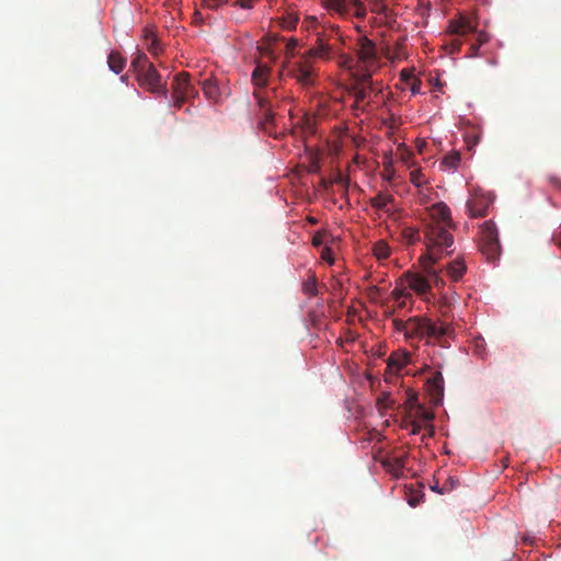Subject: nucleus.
I'll list each match as a JSON object with an SVG mask.
<instances>
[{
	"label": "nucleus",
	"mask_w": 561,
	"mask_h": 561,
	"mask_svg": "<svg viewBox=\"0 0 561 561\" xmlns=\"http://www.w3.org/2000/svg\"><path fill=\"white\" fill-rule=\"evenodd\" d=\"M455 229L451 211L444 202H438L428 208L427 219H424V239L426 244V259L430 264H424V271L428 278H433L436 285L442 282L433 265L454 244V237L450 232Z\"/></svg>",
	"instance_id": "f257e3e1"
},
{
	"label": "nucleus",
	"mask_w": 561,
	"mask_h": 561,
	"mask_svg": "<svg viewBox=\"0 0 561 561\" xmlns=\"http://www.w3.org/2000/svg\"><path fill=\"white\" fill-rule=\"evenodd\" d=\"M453 329L449 324L437 323L425 317H411L407 320L405 340L431 339L440 341L442 337L450 335Z\"/></svg>",
	"instance_id": "f03ea898"
},
{
	"label": "nucleus",
	"mask_w": 561,
	"mask_h": 561,
	"mask_svg": "<svg viewBox=\"0 0 561 561\" xmlns=\"http://www.w3.org/2000/svg\"><path fill=\"white\" fill-rule=\"evenodd\" d=\"M357 70L355 72H374L379 68V57L376 44L367 36L363 35L356 44Z\"/></svg>",
	"instance_id": "7ed1b4c3"
},
{
	"label": "nucleus",
	"mask_w": 561,
	"mask_h": 561,
	"mask_svg": "<svg viewBox=\"0 0 561 561\" xmlns=\"http://www.w3.org/2000/svg\"><path fill=\"white\" fill-rule=\"evenodd\" d=\"M480 250L490 262H494L500 257L501 245L497 230L491 220L485 221L481 226Z\"/></svg>",
	"instance_id": "20e7f679"
},
{
	"label": "nucleus",
	"mask_w": 561,
	"mask_h": 561,
	"mask_svg": "<svg viewBox=\"0 0 561 561\" xmlns=\"http://www.w3.org/2000/svg\"><path fill=\"white\" fill-rule=\"evenodd\" d=\"M373 75L369 72H353V82L348 92L354 96V110H364L362 103L367 99L368 92L373 90Z\"/></svg>",
	"instance_id": "39448f33"
},
{
	"label": "nucleus",
	"mask_w": 561,
	"mask_h": 561,
	"mask_svg": "<svg viewBox=\"0 0 561 561\" xmlns=\"http://www.w3.org/2000/svg\"><path fill=\"white\" fill-rule=\"evenodd\" d=\"M172 89L174 106L176 108H181L188 99L197 94V90L192 84L191 76L187 72H181L174 77Z\"/></svg>",
	"instance_id": "423d86ee"
},
{
	"label": "nucleus",
	"mask_w": 561,
	"mask_h": 561,
	"mask_svg": "<svg viewBox=\"0 0 561 561\" xmlns=\"http://www.w3.org/2000/svg\"><path fill=\"white\" fill-rule=\"evenodd\" d=\"M329 11L337 13L341 16L354 15L357 19L366 16V7L359 0H324Z\"/></svg>",
	"instance_id": "0eeeda50"
},
{
	"label": "nucleus",
	"mask_w": 561,
	"mask_h": 561,
	"mask_svg": "<svg viewBox=\"0 0 561 561\" xmlns=\"http://www.w3.org/2000/svg\"><path fill=\"white\" fill-rule=\"evenodd\" d=\"M492 203L493 196L490 193H484L480 188L474 190L470 198L467 201V213L472 218L485 217Z\"/></svg>",
	"instance_id": "6e6552de"
},
{
	"label": "nucleus",
	"mask_w": 561,
	"mask_h": 561,
	"mask_svg": "<svg viewBox=\"0 0 561 561\" xmlns=\"http://www.w3.org/2000/svg\"><path fill=\"white\" fill-rule=\"evenodd\" d=\"M289 73L302 88H309L314 83V70L312 64L304 56H301L299 61L291 66Z\"/></svg>",
	"instance_id": "1a4fd4ad"
},
{
	"label": "nucleus",
	"mask_w": 561,
	"mask_h": 561,
	"mask_svg": "<svg viewBox=\"0 0 561 561\" xmlns=\"http://www.w3.org/2000/svg\"><path fill=\"white\" fill-rule=\"evenodd\" d=\"M137 80L142 88H146L151 93L168 98V90L161 85V77L153 65L137 73Z\"/></svg>",
	"instance_id": "9d476101"
},
{
	"label": "nucleus",
	"mask_w": 561,
	"mask_h": 561,
	"mask_svg": "<svg viewBox=\"0 0 561 561\" xmlns=\"http://www.w3.org/2000/svg\"><path fill=\"white\" fill-rule=\"evenodd\" d=\"M254 98L260 107V126L267 135H273L275 116L270 102L260 93L254 92Z\"/></svg>",
	"instance_id": "9b49d317"
},
{
	"label": "nucleus",
	"mask_w": 561,
	"mask_h": 561,
	"mask_svg": "<svg viewBox=\"0 0 561 561\" xmlns=\"http://www.w3.org/2000/svg\"><path fill=\"white\" fill-rule=\"evenodd\" d=\"M478 21L476 16L460 14L458 19L449 21L448 30L451 34L466 35L476 32Z\"/></svg>",
	"instance_id": "f8f14e48"
},
{
	"label": "nucleus",
	"mask_w": 561,
	"mask_h": 561,
	"mask_svg": "<svg viewBox=\"0 0 561 561\" xmlns=\"http://www.w3.org/2000/svg\"><path fill=\"white\" fill-rule=\"evenodd\" d=\"M308 23V28L313 31L318 42L330 43L333 37H340L339 27L335 25H321L317 18H309Z\"/></svg>",
	"instance_id": "ddd939ff"
},
{
	"label": "nucleus",
	"mask_w": 561,
	"mask_h": 561,
	"mask_svg": "<svg viewBox=\"0 0 561 561\" xmlns=\"http://www.w3.org/2000/svg\"><path fill=\"white\" fill-rule=\"evenodd\" d=\"M411 363V354L405 351L391 353L387 360V368L390 373L398 374Z\"/></svg>",
	"instance_id": "4468645a"
},
{
	"label": "nucleus",
	"mask_w": 561,
	"mask_h": 561,
	"mask_svg": "<svg viewBox=\"0 0 561 561\" xmlns=\"http://www.w3.org/2000/svg\"><path fill=\"white\" fill-rule=\"evenodd\" d=\"M427 390L435 404L440 403L444 396V378L440 371H436L427 380Z\"/></svg>",
	"instance_id": "2eb2a0df"
},
{
	"label": "nucleus",
	"mask_w": 561,
	"mask_h": 561,
	"mask_svg": "<svg viewBox=\"0 0 561 561\" xmlns=\"http://www.w3.org/2000/svg\"><path fill=\"white\" fill-rule=\"evenodd\" d=\"M409 289L415 291L417 295H425L430 291L431 285L427 277L420 274L408 272L405 273Z\"/></svg>",
	"instance_id": "dca6fc26"
},
{
	"label": "nucleus",
	"mask_w": 561,
	"mask_h": 561,
	"mask_svg": "<svg viewBox=\"0 0 561 561\" xmlns=\"http://www.w3.org/2000/svg\"><path fill=\"white\" fill-rule=\"evenodd\" d=\"M333 54V47L330 43L318 42L316 39V45L309 48L302 56L307 59L318 58L322 60L331 59Z\"/></svg>",
	"instance_id": "f3484780"
},
{
	"label": "nucleus",
	"mask_w": 561,
	"mask_h": 561,
	"mask_svg": "<svg viewBox=\"0 0 561 561\" xmlns=\"http://www.w3.org/2000/svg\"><path fill=\"white\" fill-rule=\"evenodd\" d=\"M408 455L405 453L386 459L382 465L390 471L394 477L399 478L403 474Z\"/></svg>",
	"instance_id": "a211bd4d"
},
{
	"label": "nucleus",
	"mask_w": 561,
	"mask_h": 561,
	"mask_svg": "<svg viewBox=\"0 0 561 561\" xmlns=\"http://www.w3.org/2000/svg\"><path fill=\"white\" fill-rule=\"evenodd\" d=\"M270 67L257 65L252 72V82L257 88H264L267 84L270 76Z\"/></svg>",
	"instance_id": "6ab92c4d"
},
{
	"label": "nucleus",
	"mask_w": 561,
	"mask_h": 561,
	"mask_svg": "<svg viewBox=\"0 0 561 561\" xmlns=\"http://www.w3.org/2000/svg\"><path fill=\"white\" fill-rule=\"evenodd\" d=\"M107 65L113 72L121 73L126 65V59L118 51H111Z\"/></svg>",
	"instance_id": "aec40b11"
},
{
	"label": "nucleus",
	"mask_w": 561,
	"mask_h": 561,
	"mask_svg": "<svg viewBox=\"0 0 561 561\" xmlns=\"http://www.w3.org/2000/svg\"><path fill=\"white\" fill-rule=\"evenodd\" d=\"M393 202H394V198L392 195L379 193L370 199V205H371V207H374L376 209L389 211L387 206Z\"/></svg>",
	"instance_id": "412c9836"
},
{
	"label": "nucleus",
	"mask_w": 561,
	"mask_h": 561,
	"mask_svg": "<svg viewBox=\"0 0 561 561\" xmlns=\"http://www.w3.org/2000/svg\"><path fill=\"white\" fill-rule=\"evenodd\" d=\"M145 42H146L148 51L150 54H152L153 56H158L162 51L159 39L154 36V34L152 32H150L148 30L145 33Z\"/></svg>",
	"instance_id": "4be33fe9"
},
{
	"label": "nucleus",
	"mask_w": 561,
	"mask_h": 561,
	"mask_svg": "<svg viewBox=\"0 0 561 561\" xmlns=\"http://www.w3.org/2000/svg\"><path fill=\"white\" fill-rule=\"evenodd\" d=\"M465 271L466 266L461 260H455L447 265V273L454 280L460 279Z\"/></svg>",
	"instance_id": "5701e85b"
},
{
	"label": "nucleus",
	"mask_w": 561,
	"mask_h": 561,
	"mask_svg": "<svg viewBox=\"0 0 561 561\" xmlns=\"http://www.w3.org/2000/svg\"><path fill=\"white\" fill-rule=\"evenodd\" d=\"M369 8L373 13L382 15L386 19L391 18V10L386 4V0H369Z\"/></svg>",
	"instance_id": "b1692460"
},
{
	"label": "nucleus",
	"mask_w": 561,
	"mask_h": 561,
	"mask_svg": "<svg viewBox=\"0 0 561 561\" xmlns=\"http://www.w3.org/2000/svg\"><path fill=\"white\" fill-rule=\"evenodd\" d=\"M149 66H152V64L148 61L147 55L142 51H138L131 61V67L136 73L149 68Z\"/></svg>",
	"instance_id": "393cba45"
},
{
	"label": "nucleus",
	"mask_w": 561,
	"mask_h": 561,
	"mask_svg": "<svg viewBox=\"0 0 561 561\" xmlns=\"http://www.w3.org/2000/svg\"><path fill=\"white\" fill-rule=\"evenodd\" d=\"M373 252L378 260H386L390 256L391 250L386 241L379 240L374 244Z\"/></svg>",
	"instance_id": "a878e982"
},
{
	"label": "nucleus",
	"mask_w": 561,
	"mask_h": 561,
	"mask_svg": "<svg viewBox=\"0 0 561 561\" xmlns=\"http://www.w3.org/2000/svg\"><path fill=\"white\" fill-rule=\"evenodd\" d=\"M202 89L208 99H216L218 95V88L216 81L206 79L202 82Z\"/></svg>",
	"instance_id": "bb28decb"
},
{
	"label": "nucleus",
	"mask_w": 561,
	"mask_h": 561,
	"mask_svg": "<svg viewBox=\"0 0 561 561\" xmlns=\"http://www.w3.org/2000/svg\"><path fill=\"white\" fill-rule=\"evenodd\" d=\"M393 400L390 398V394L387 392L381 393L377 401L376 407L378 411L382 414L385 410L391 409L393 405Z\"/></svg>",
	"instance_id": "cd10ccee"
},
{
	"label": "nucleus",
	"mask_w": 561,
	"mask_h": 561,
	"mask_svg": "<svg viewBox=\"0 0 561 561\" xmlns=\"http://www.w3.org/2000/svg\"><path fill=\"white\" fill-rule=\"evenodd\" d=\"M402 237L408 243L414 244L420 239V231L413 227H405L402 229Z\"/></svg>",
	"instance_id": "c85d7f7f"
},
{
	"label": "nucleus",
	"mask_w": 561,
	"mask_h": 561,
	"mask_svg": "<svg viewBox=\"0 0 561 561\" xmlns=\"http://www.w3.org/2000/svg\"><path fill=\"white\" fill-rule=\"evenodd\" d=\"M330 183H332V184L335 183V184L340 185L346 194L348 191V186H350V179H348V176L343 175L340 170H336L332 180H330Z\"/></svg>",
	"instance_id": "c756f323"
},
{
	"label": "nucleus",
	"mask_w": 561,
	"mask_h": 561,
	"mask_svg": "<svg viewBox=\"0 0 561 561\" xmlns=\"http://www.w3.org/2000/svg\"><path fill=\"white\" fill-rule=\"evenodd\" d=\"M302 291L310 296L318 295L317 278L314 275L310 276L307 280L304 282Z\"/></svg>",
	"instance_id": "7c9ffc66"
},
{
	"label": "nucleus",
	"mask_w": 561,
	"mask_h": 561,
	"mask_svg": "<svg viewBox=\"0 0 561 561\" xmlns=\"http://www.w3.org/2000/svg\"><path fill=\"white\" fill-rule=\"evenodd\" d=\"M460 160L461 158L459 152H451L444 157L443 164L447 168L455 169L459 165Z\"/></svg>",
	"instance_id": "2f4dec72"
},
{
	"label": "nucleus",
	"mask_w": 561,
	"mask_h": 561,
	"mask_svg": "<svg viewBox=\"0 0 561 561\" xmlns=\"http://www.w3.org/2000/svg\"><path fill=\"white\" fill-rule=\"evenodd\" d=\"M391 296L394 301H400V299H403V298H412L411 293L407 288H399V287H396L392 290Z\"/></svg>",
	"instance_id": "473e14b6"
},
{
	"label": "nucleus",
	"mask_w": 561,
	"mask_h": 561,
	"mask_svg": "<svg viewBox=\"0 0 561 561\" xmlns=\"http://www.w3.org/2000/svg\"><path fill=\"white\" fill-rule=\"evenodd\" d=\"M228 0H201V5L210 10H217L225 4Z\"/></svg>",
	"instance_id": "72a5a7b5"
},
{
	"label": "nucleus",
	"mask_w": 561,
	"mask_h": 561,
	"mask_svg": "<svg viewBox=\"0 0 561 561\" xmlns=\"http://www.w3.org/2000/svg\"><path fill=\"white\" fill-rule=\"evenodd\" d=\"M410 181L415 186L421 187L423 184V173L421 170H413L410 172Z\"/></svg>",
	"instance_id": "f704fd0d"
},
{
	"label": "nucleus",
	"mask_w": 561,
	"mask_h": 561,
	"mask_svg": "<svg viewBox=\"0 0 561 561\" xmlns=\"http://www.w3.org/2000/svg\"><path fill=\"white\" fill-rule=\"evenodd\" d=\"M340 65L342 67H345L347 69H352L353 68V65H354V59L352 56L347 55V54H341L340 55Z\"/></svg>",
	"instance_id": "c9c22d12"
},
{
	"label": "nucleus",
	"mask_w": 561,
	"mask_h": 561,
	"mask_svg": "<svg viewBox=\"0 0 561 561\" xmlns=\"http://www.w3.org/2000/svg\"><path fill=\"white\" fill-rule=\"evenodd\" d=\"M458 485V480L455 478H448V480L443 485V491H439L440 494H444L446 492H450Z\"/></svg>",
	"instance_id": "e433bc0d"
},
{
	"label": "nucleus",
	"mask_w": 561,
	"mask_h": 561,
	"mask_svg": "<svg viewBox=\"0 0 561 561\" xmlns=\"http://www.w3.org/2000/svg\"><path fill=\"white\" fill-rule=\"evenodd\" d=\"M321 259L325 262H328L329 264H333L334 263V259H333V252L331 250V248L329 247H324L321 251Z\"/></svg>",
	"instance_id": "4c0bfd02"
},
{
	"label": "nucleus",
	"mask_w": 561,
	"mask_h": 561,
	"mask_svg": "<svg viewBox=\"0 0 561 561\" xmlns=\"http://www.w3.org/2000/svg\"><path fill=\"white\" fill-rule=\"evenodd\" d=\"M327 237V232H321V231H318L313 238H312V244L314 247H320L324 243V239Z\"/></svg>",
	"instance_id": "58836bf2"
},
{
	"label": "nucleus",
	"mask_w": 561,
	"mask_h": 561,
	"mask_svg": "<svg viewBox=\"0 0 561 561\" xmlns=\"http://www.w3.org/2000/svg\"><path fill=\"white\" fill-rule=\"evenodd\" d=\"M392 324H393V328L397 332H401L405 335V325H407V320H401V319H393L392 321Z\"/></svg>",
	"instance_id": "ea45409f"
},
{
	"label": "nucleus",
	"mask_w": 561,
	"mask_h": 561,
	"mask_svg": "<svg viewBox=\"0 0 561 561\" xmlns=\"http://www.w3.org/2000/svg\"><path fill=\"white\" fill-rule=\"evenodd\" d=\"M297 22L298 19L296 16H289L283 21L282 26L286 30H293L296 27Z\"/></svg>",
	"instance_id": "a19ab883"
},
{
	"label": "nucleus",
	"mask_w": 561,
	"mask_h": 561,
	"mask_svg": "<svg viewBox=\"0 0 561 561\" xmlns=\"http://www.w3.org/2000/svg\"><path fill=\"white\" fill-rule=\"evenodd\" d=\"M417 414L424 422H431L434 419V414L423 408L419 409Z\"/></svg>",
	"instance_id": "79ce46f5"
},
{
	"label": "nucleus",
	"mask_w": 561,
	"mask_h": 561,
	"mask_svg": "<svg viewBox=\"0 0 561 561\" xmlns=\"http://www.w3.org/2000/svg\"><path fill=\"white\" fill-rule=\"evenodd\" d=\"M297 45H298V41L295 39V38H290L287 42V44H286V51H287L288 57H293L294 56V50H295Z\"/></svg>",
	"instance_id": "37998d69"
},
{
	"label": "nucleus",
	"mask_w": 561,
	"mask_h": 561,
	"mask_svg": "<svg viewBox=\"0 0 561 561\" xmlns=\"http://www.w3.org/2000/svg\"><path fill=\"white\" fill-rule=\"evenodd\" d=\"M253 2L254 0H237L236 4L243 9H251L253 7Z\"/></svg>",
	"instance_id": "c03bdc74"
},
{
	"label": "nucleus",
	"mask_w": 561,
	"mask_h": 561,
	"mask_svg": "<svg viewBox=\"0 0 561 561\" xmlns=\"http://www.w3.org/2000/svg\"><path fill=\"white\" fill-rule=\"evenodd\" d=\"M421 428H422V426L420 423H417L415 421L411 422V434L412 435L419 434Z\"/></svg>",
	"instance_id": "a18cd8bd"
},
{
	"label": "nucleus",
	"mask_w": 561,
	"mask_h": 561,
	"mask_svg": "<svg viewBox=\"0 0 561 561\" xmlns=\"http://www.w3.org/2000/svg\"><path fill=\"white\" fill-rule=\"evenodd\" d=\"M380 293V289L377 286H371L368 289V295L371 299H375Z\"/></svg>",
	"instance_id": "49530a36"
},
{
	"label": "nucleus",
	"mask_w": 561,
	"mask_h": 561,
	"mask_svg": "<svg viewBox=\"0 0 561 561\" xmlns=\"http://www.w3.org/2000/svg\"><path fill=\"white\" fill-rule=\"evenodd\" d=\"M549 182L554 185L556 187L561 188V180L556 175H550L548 178Z\"/></svg>",
	"instance_id": "de8ad7c7"
},
{
	"label": "nucleus",
	"mask_w": 561,
	"mask_h": 561,
	"mask_svg": "<svg viewBox=\"0 0 561 561\" xmlns=\"http://www.w3.org/2000/svg\"><path fill=\"white\" fill-rule=\"evenodd\" d=\"M552 239L554 243L561 248V226L559 227V230L553 234Z\"/></svg>",
	"instance_id": "09e8293b"
},
{
	"label": "nucleus",
	"mask_w": 561,
	"mask_h": 561,
	"mask_svg": "<svg viewBox=\"0 0 561 561\" xmlns=\"http://www.w3.org/2000/svg\"><path fill=\"white\" fill-rule=\"evenodd\" d=\"M483 38H482V35L479 36V45H472L471 46V49L473 51V54H477L478 49H479V46L483 43Z\"/></svg>",
	"instance_id": "8fccbe9b"
},
{
	"label": "nucleus",
	"mask_w": 561,
	"mask_h": 561,
	"mask_svg": "<svg viewBox=\"0 0 561 561\" xmlns=\"http://www.w3.org/2000/svg\"><path fill=\"white\" fill-rule=\"evenodd\" d=\"M409 298L400 299V301H396L399 308H404L407 306V300Z\"/></svg>",
	"instance_id": "3c124183"
},
{
	"label": "nucleus",
	"mask_w": 561,
	"mask_h": 561,
	"mask_svg": "<svg viewBox=\"0 0 561 561\" xmlns=\"http://www.w3.org/2000/svg\"><path fill=\"white\" fill-rule=\"evenodd\" d=\"M431 489H432L433 491H435V492H438V493H439V491H443V488H439V486H438V483H435L434 485H432V486H431Z\"/></svg>",
	"instance_id": "603ef678"
},
{
	"label": "nucleus",
	"mask_w": 561,
	"mask_h": 561,
	"mask_svg": "<svg viewBox=\"0 0 561 561\" xmlns=\"http://www.w3.org/2000/svg\"><path fill=\"white\" fill-rule=\"evenodd\" d=\"M426 431H427V435H428V436H433V435H434V428H433V426H427V427H426Z\"/></svg>",
	"instance_id": "864d4df0"
},
{
	"label": "nucleus",
	"mask_w": 561,
	"mask_h": 561,
	"mask_svg": "<svg viewBox=\"0 0 561 561\" xmlns=\"http://www.w3.org/2000/svg\"><path fill=\"white\" fill-rule=\"evenodd\" d=\"M330 184H331V183H330V181L328 182L325 179H323V180L321 181V185H322L324 188H328V186H329Z\"/></svg>",
	"instance_id": "5fc2aeb1"
},
{
	"label": "nucleus",
	"mask_w": 561,
	"mask_h": 561,
	"mask_svg": "<svg viewBox=\"0 0 561 561\" xmlns=\"http://www.w3.org/2000/svg\"><path fill=\"white\" fill-rule=\"evenodd\" d=\"M417 89H419V88H417V87H416V84L414 83V84L412 85V88H411L412 93H416V92H417Z\"/></svg>",
	"instance_id": "6e6d98bb"
},
{
	"label": "nucleus",
	"mask_w": 561,
	"mask_h": 561,
	"mask_svg": "<svg viewBox=\"0 0 561 561\" xmlns=\"http://www.w3.org/2000/svg\"><path fill=\"white\" fill-rule=\"evenodd\" d=\"M267 1L270 2V4H272V2H273L274 0H267Z\"/></svg>",
	"instance_id": "4d7b16f0"
}]
</instances>
